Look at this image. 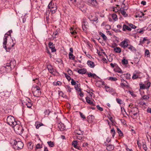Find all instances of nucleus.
Returning a JSON list of instances; mask_svg holds the SVG:
<instances>
[{
  "label": "nucleus",
  "mask_w": 151,
  "mask_h": 151,
  "mask_svg": "<svg viewBox=\"0 0 151 151\" xmlns=\"http://www.w3.org/2000/svg\"><path fill=\"white\" fill-rule=\"evenodd\" d=\"M129 45L127 40H124L119 45L125 49L128 47Z\"/></svg>",
  "instance_id": "11"
},
{
  "label": "nucleus",
  "mask_w": 151,
  "mask_h": 151,
  "mask_svg": "<svg viewBox=\"0 0 151 151\" xmlns=\"http://www.w3.org/2000/svg\"><path fill=\"white\" fill-rule=\"evenodd\" d=\"M128 48L131 51H136V49L133 46L129 45L128 46Z\"/></svg>",
  "instance_id": "30"
},
{
  "label": "nucleus",
  "mask_w": 151,
  "mask_h": 151,
  "mask_svg": "<svg viewBox=\"0 0 151 151\" xmlns=\"http://www.w3.org/2000/svg\"><path fill=\"white\" fill-rule=\"evenodd\" d=\"M112 18L115 21H116L117 19V16L115 14H113L112 16Z\"/></svg>",
  "instance_id": "49"
},
{
  "label": "nucleus",
  "mask_w": 151,
  "mask_h": 151,
  "mask_svg": "<svg viewBox=\"0 0 151 151\" xmlns=\"http://www.w3.org/2000/svg\"><path fill=\"white\" fill-rule=\"evenodd\" d=\"M67 72L69 75H71L73 73L72 71L70 69H69L67 71Z\"/></svg>",
  "instance_id": "64"
},
{
  "label": "nucleus",
  "mask_w": 151,
  "mask_h": 151,
  "mask_svg": "<svg viewBox=\"0 0 151 151\" xmlns=\"http://www.w3.org/2000/svg\"><path fill=\"white\" fill-rule=\"evenodd\" d=\"M47 143L50 147H53L54 146V144L53 142L49 141L47 142Z\"/></svg>",
  "instance_id": "34"
},
{
  "label": "nucleus",
  "mask_w": 151,
  "mask_h": 151,
  "mask_svg": "<svg viewBox=\"0 0 151 151\" xmlns=\"http://www.w3.org/2000/svg\"><path fill=\"white\" fill-rule=\"evenodd\" d=\"M139 112L138 109L136 107L132 108L129 111V113L132 114L131 117L133 119L137 117V115L138 114Z\"/></svg>",
  "instance_id": "5"
},
{
  "label": "nucleus",
  "mask_w": 151,
  "mask_h": 151,
  "mask_svg": "<svg viewBox=\"0 0 151 151\" xmlns=\"http://www.w3.org/2000/svg\"><path fill=\"white\" fill-rule=\"evenodd\" d=\"M43 125L42 123L40 122H36L35 124L36 128L37 129H38L40 126H43Z\"/></svg>",
  "instance_id": "25"
},
{
  "label": "nucleus",
  "mask_w": 151,
  "mask_h": 151,
  "mask_svg": "<svg viewBox=\"0 0 151 151\" xmlns=\"http://www.w3.org/2000/svg\"><path fill=\"white\" fill-rule=\"evenodd\" d=\"M27 146L29 148L32 149L33 148V145H32V144L30 142H29L27 145Z\"/></svg>",
  "instance_id": "55"
},
{
  "label": "nucleus",
  "mask_w": 151,
  "mask_h": 151,
  "mask_svg": "<svg viewBox=\"0 0 151 151\" xmlns=\"http://www.w3.org/2000/svg\"><path fill=\"white\" fill-rule=\"evenodd\" d=\"M47 7L48 9L50 11L51 15L54 14L56 12L57 6L56 4L55 3H52V1L49 4Z\"/></svg>",
  "instance_id": "3"
},
{
  "label": "nucleus",
  "mask_w": 151,
  "mask_h": 151,
  "mask_svg": "<svg viewBox=\"0 0 151 151\" xmlns=\"http://www.w3.org/2000/svg\"><path fill=\"white\" fill-rule=\"evenodd\" d=\"M105 88L106 91L110 92L111 91V90L110 89L109 87L105 86Z\"/></svg>",
  "instance_id": "59"
},
{
  "label": "nucleus",
  "mask_w": 151,
  "mask_h": 151,
  "mask_svg": "<svg viewBox=\"0 0 151 151\" xmlns=\"http://www.w3.org/2000/svg\"><path fill=\"white\" fill-rule=\"evenodd\" d=\"M114 145H109L107 146L106 149L109 151H111L114 149Z\"/></svg>",
  "instance_id": "21"
},
{
  "label": "nucleus",
  "mask_w": 151,
  "mask_h": 151,
  "mask_svg": "<svg viewBox=\"0 0 151 151\" xmlns=\"http://www.w3.org/2000/svg\"><path fill=\"white\" fill-rule=\"evenodd\" d=\"M64 74L65 77L68 81H69L71 79V77L66 73H64Z\"/></svg>",
  "instance_id": "48"
},
{
  "label": "nucleus",
  "mask_w": 151,
  "mask_h": 151,
  "mask_svg": "<svg viewBox=\"0 0 151 151\" xmlns=\"http://www.w3.org/2000/svg\"><path fill=\"white\" fill-rule=\"evenodd\" d=\"M36 148L37 149L41 148L42 147V146H41L40 144H38L36 145Z\"/></svg>",
  "instance_id": "63"
},
{
  "label": "nucleus",
  "mask_w": 151,
  "mask_h": 151,
  "mask_svg": "<svg viewBox=\"0 0 151 151\" xmlns=\"http://www.w3.org/2000/svg\"><path fill=\"white\" fill-rule=\"evenodd\" d=\"M120 77L122 78L125 77L126 79H129L130 78V74L129 73L123 74L121 75Z\"/></svg>",
  "instance_id": "15"
},
{
  "label": "nucleus",
  "mask_w": 151,
  "mask_h": 151,
  "mask_svg": "<svg viewBox=\"0 0 151 151\" xmlns=\"http://www.w3.org/2000/svg\"><path fill=\"white\" fill-rule=\"evenodd\" d=\"M100 35L103 38V39L104 40H106L107 39V37L103 33L100 32L99 33Z\"/></svg>",
  "instance_id": "41"
},
{
  "label": "nucleus",
  "mask_w": 151,
  "mask_h": 151,
  "mask_svg": "<svg viewBox=\"0 0 151 151\" xmlns=\"http://www.w3.org/2000/svg\"><path fill=\"white\" fill-rule=\"evenodd\" d=\"M144 15V14L142 12H140L139 14L136 13L135 17H142V16Z\"/></svg>",
  "instance_id": "44"
},
{
  "label": "nucleus",
  "mask_w": 151,
  "mask_h": 151,
  "mask_svg": "<svg viewBox=\"0 0 151 151\" xmlns=\"http://www.w3.org/2000/svg\"><path fill=\"white\" fill-rule=\"evenodd\" d=\"M88 27L84 26V25H82V29L83 31L85 32H87L88 29Z\"/></svg>",
  "instance_id": "47"
},
{
  "label": "nucleus",
  "mask_w": 151,
  "mask_h": 151,
  "mask_svg": "<svg viewBox=\"0 0 151 151\" xmlns=\"http://www.w3.org/2000/svg\"><path fill=\"white\" fill-rule=\"evenodd\" d=\"M122 63L123 65H127L128 63V61L127 60L124 58L122 60Z\"/></svg>",
  "instance_id": "43"
},
{
  "label": "nucleus",
  "mask_w": 151,
  "mask_h": 151,
  "mask_svg": "<svg viewBox=\"0 0 151 151\" xmlns=\"http://www.w3.org/2000/svg\"><path fill=\"white\" fill-rule=\"evenodd\" d=\"M129 26L131 27L130 28L132 29H135L136 28V27L133 24H129Z\"/></svg>",
  "instance_id": "62"
},
{
  "label": "nucleus",
  "mask_w": 151,
  "mask_h": 151,
  "mask_svg": "<svg viewBox=\"0 0 151 151\" xmlns=\"http://www.w3.org/2000/svg\"><path fill=\"white\" fill-rule=\"evenodd\" d=\"M150 98L149 96L147 95H145L142 96L141 99L143 101V100H147Z\"/></svg>",
  "instance_id": "36"
},
{
  "label": "nucleus",
  "mask_w": 151,
  "mask_h": 151,
  "mask_svg": "<svg viewBox=\"0 0 151 151\" xmlns=\"http://www.w3.org/2000/svg\"><path fill=\"white\" fill-rule=\"evenodd\" d=\"M119 11L122 15L124 17H127V14L126 13L125 9L123 8H121L119 10Z\"/></svg>",
  "instance_id": "16"
},
{
  "label": "nucleus",
  "mask_w": 151,
  "mask_h": 151,
  "mask_svg": "<svg viewBox=\"0 0 151 151\" xmlns=\"http://www.w3.org/2000/svg\"><path fill=\"white\" fill-rule=\"evenodd\" d=\"M7 66H9L10 67V71L12 68H14V66L16 65V62L15 60H10L9 62L7 63H6Z\"/></svg>",
  "instance_id": "10"
},
{
  "label": "nucleus",
  "mask_w": 151,
  "mask_h": 151,
  "mask_svg": "<svg viewBox=\"0 0 151 151\" xmlns=\"http://www.w3.org/2000/svg\"><path fill=\"white\" fill-rule=\"evenodd\" d=\"M28 99L29 100L28 101L27 103L26 104L28 108H30L32 106V104L31 102L30 99Z\"/></svg>",
  "instance_id": "28"
},
{
  "label": "nucleus",
  "mask_w": 151,
  "mask_h": 151,
  "mask_svg": "<svg viewBox=\"0 0 151 151\" xmlns=\"http://www.w3.org/2000/svg\"><path fill=\"white\" fill-rule=\"evenodd\" d=\"M143 149L145 150L146 151L147 150L146 145V142H143V145H142Z\"/></svg>",
  "instance_id": "53"
},
{
  "label": "nucleus",
  "mask_w": 151,
  "mask_h": 151,
  "mask_svg": "<svg viewBox=\"0 0 151 151\" xmlns=\"http://www.w3.org/2000/svg\"><path fill=\"white\" fill-rule=\"evenodd\" d=\"M48 46L51 49L52 52H54L56 51V49L55 48L54 45H53L52 42H50L48 44Z\"/></svg>",
  "instance_id": "12"
},
{
  "label": "nucleus",
  "mask_w": 151,
  "mask_h": 151,
  "mask_svg": "<svg viewBox=\"0 0 151 151\" xmlns=\"http://www.w3.org/2000/svg\"><path fill=\"white\" fill-rule=\"evenodd\" d=\"M11 36V34L9 35L7 33H6L4 35L3 42V47L5 48L6 51H9V49L11 48L8 47V48L6 47V44L7 42V38L9 36Z\"/></svg>",
  "instance_id": "6"
},
{
  "label": "nucleus",
  "mask_w": 151,
  "mask_h": 151,
  "mask_svg": "<svg viewBox=\"0 0 151 151\" xmlns=\"http://www.w3.org/2000/svg\"><path fill=\"white\" fill-rule=\"evenodd\" d=\"M145 55H147V56H148V55H150V52L149 50H146L145 51Z\"/></svg>",
  "instance_id": "61"
},
{
  "label": "nucleus",
  "mask_w": 151,
  "mask_h": 151,
  "mask_svg": "<svg viewBox=\"0 0 151 151\" xmlns=\"http://www.w3.org/2000/svg\"><path fill=\"white\" fill-rule=\"evenodd\" d=\"M82 132L80 129L76 130L75 131V133L78 135L82 134Z\"/></svg>",
  "instance_id": "35"
},
{
  "label": "nucleus",
  "mask_w": 151,
  "mask_h": 151,
  "mask_svg": "<svg viewBox=\"0 0 151 151\" xmlns=\"http://www.w3.org/2000/svg\"><path fill=\"white\" fill-rule=\"evenodd\" d=\"M13 127L14 131L17 134H20L23 133V129L22 126L19 125L18 124V122H17V124L14 126Z\"/></svg>",
  "instance_id": "7"
},
{
  "label": "nucleus",
  "mask_w": 151,
  "mask_h": 151,
  "mask_svg": "<svg viewBox=\"0 0 151 151\" xmlns=\"http://www.w3.org/2000/svg\"><path fill=\"white\" fill-rule=\"evenodd\" d=\"M44 114L45 115L48 116L50 113L49 109H46L44 111Z\"/></svg>",
  "instance_id": "50"
},
{
  "label": "nucleus",
  "mask_w": 151,
  "mask_h": 151,
  "mask_svg": "<svg viewBox=\"0 0 151 151\" xmlns=\"http://www.w3.org/2000/svg\"><path fill=\"white\" fill-rule=\"evenodd\" d=\"M47 68L50 73H52L54 71L53 68L52 66V65H48L47 66Z\"/></svg>",
  "instance_id": "27"
},
{
  "label": "nucleus",
  "mask_w": 151,
  "mask_h": 151,
  "mask_svg": "<svg viewBox=\"0 0 151 151\" xmlns=\"http://www.w3.org/2000/svg\"><path fill=\"white\" fill-rule=\"evenodd\" d=\"M80 85L77 84L76 86H75V88L76 90L78 91H81V89L79 88Z\"/></svg>",
  "instance_id": "40"
},
{
  "label": "nucleus",
  "mask_w": 151,
  "mask_h": 151,
  "mask_svg": "<svg viewBox=\"0 0 151 151\" xmlns=\"http://www.w3.org/2000/svg\"><path fill=\"white\" fill-rule=\"evenodd\" d=\"M58 127L60 130L61 131H63L65 129L64 124L61 122L58 124Z\"/></svg>",
  "instance_id": "13"
},
{
  "label": "nucleus",
  "mask_w": 151,
  "mask_h": 151,
  "mask_svg": "<svg viewBox=\"0 0 151 151\" xmlns=\"http://www.w3.org/2000/svg\"><path fill=\"white\" fill-rule=\"evenodd\" d=\"M88 76L89 77H93V78H95V77L96 76V74L93 73V74L91 73H89L88 74Z\"/></svg>",
  "instance_id": "38"
},
{
  "label": "nucleus",
  "mask_w": 151,
  "mask_h": 151,
  "mask_svg": "<svg viewBox=\"0 0 151 151\" xmlns=\"http://www.w3.org/2000/svg\"><path fill=\"white\" fill-rule=\"evenodd\" d=\"M32 92L33 95L36 97L40 96L41 93V91H40V88L37 86H33L32 88Z\"/></svg>",
  "instance_id": "2"
},
{
  "label": "nucleus",
  "mask_w": 151,
  "mask_h": 151,
  "mask_svg": "<svg viewBox=\"0 0 151 151\" xmlns=\"http://www.w3.org/2000/svg\"><path fill=\"white\" fill-rule=\"evenodd\" d=\"M80 116L83 119H85L86 118L85 116L84 115H83L81 112H79Z\"/></svg>",
  "instance_id": "58"
},
{
  "label": "nucleus",
  "mask_w": 151,
  "mask_h": 151,
  "mask_svg": "<svg viewBox=\"0 0 151 151\" xmlns=\"http://www.w3.org/2000/svg\"><path fill=\"white\" fill-rule=\"evenodd\" d=\"M50 11L49 10V9H48L46 10V12L45 13V15L46 17V22L48 23L49 20L50 19L49 16L50 14Z\"/></svg>",
  "instance_id": "14"
},
{
  "label": "nucleus",
  "mask_w": 151,
  "mask_h": 151,
  "mask_svg": "<svg viewBox=\"0 0 151 151\" xmlns=\"http://www.w3.org/2000/svg\"><path fill=\"white\" fill-rule=\"evenodd\" d=\"M139 85L140 86V89H146L145 84L142 83H139Z\"/></svg>",
  "instance_id": "37"
},
{
  "label": "nucleus",
  "mask_w": 151,
  "mask_h": 151,
  "mask_svg": "<svg viewBox=\"0 0 151 151\" xmlns=\"http://www.w3.org/2000/svg\"><path fill=\"white\" fill-rule=\"evenodd\" d=\"M114 52L117 53H120L121 52V48L119 47H116L114 49Z\"/></svg>",
  "instance_id": "26"
},
{
  "label": "nucleus",
  "mask_w": 151,
  "mask_h": 151,
  "mask_svg": "<svg viewBox=\"0 0 151 151\" xmlns=\"http://www.w3.org/2000/svg\"><path fill=\"white\" fill-rule=\"evenodd\" d=\"M131 28L129 27L128 26L125 24H123V26L122 30L124 31H126V30L131 31Z\"/></svg>",
  "instance_id": "19"
},
{
  "label": "nucleus",
  "mask_w": 151,
  "mask_h": 151,
  "mask_svg": "<svg viewBox=\"0 0 151 151\" xmlns=\"http://www.w3.org/2000/svg\"><path fill=\"white\" fill-rule=\"evenodd\" d=\"M7 123L10 126L14 127L17 124V122H16L14 117L12 116H8L6 119Z\"/></svg>",
  "instance_id": "4"
},
{
  "label": "nucleus",
  "mask_w": 151,
  "mask_h": 151,
  "mask_svg": "<svg viewBox=\"0 0 151 151\" xmlns=\"http://www.w3.org/2000/svg\"><path fill=\"white\" fill-rule=\"evenodd\" d=\"M71 84L73 86H76V85L77 84L76 83V81L73 80V79H71Z\"/></svg>",
  "instance_id": "52"
},
{
  "label": "nucleus",
  "mask_w": 151,
  "mask_h": 151,
  "mask_svg": "<svg viewBox=\"0 0 151 151\" xmlns=\"http://www.w3.org/2000/svg\"><path fill=\"white\" fill-rule=\"evenodd\" d=\"M117 132L119 134V136L120 137L123 136V133L121 131V130L118 127L117 128Z\"/></svg>",
  "instance_id": "31"
},
{
  "label": "nucleus",
  "mask_w": 151,
  "mask_h": 151,
  "mask_svg": "<svg viewBox=\"0 0 151 151\" xmlns=\"http://www.w3.org/2000/svg\"><path fill=\"white\" fill-rule=\"evenodd\" d=\"M76 137L77 139L81 140L82 139V135H78L77 136H76Z\"/></svg>",
  "instance_id": "57"
},
{
  "label": "nucleus",
  "mask_w": 151,
  "mask_h": 151,
  "mask_svg": "<svg viewBox=\"0 0 151 151\" xmlns=\"http://www.w3.org/2000/svg\"><path fill=\"white\" fill-rule=\"evenodd\" d=\"M126 83H121L120 84V86L121 87L124 88V87H129V85L127 81H125Z\"/></svg>",
  "instance_id": "18"
},
{
  "label": "nucleus",
  "mask_w": 151,
  "mask_h": 151,
  "mask_svg": "<svg viewBox=\"0 0 151 151\" xmlns=\"http://www.w3.org/2000/svg\"><path fill=\"white\" fill-rule=\"evenodd\" d=\"M78 142L77 141H74L73 142L72 145L73 146L76 148L78 150H80L81 147L77 146Z\"/></svg>",
  "instance_id": "17"
},
{
  "label": "nucleus",
  "mask_w": 151,
  "mask_h": 151,
  "mask_svg": "<svg viewBox=\"0 0 151 151\" xmlns=\"http://www.w3.org/2000/svg\"><path fill=\"white\" fill-rule=\"evenodd\" d=\"M53 83L54 86H60L61 85L62 83L60 81H58L57 82H54Z\"/></svg>",
  "instance_id": "39"
},
{
  "label": "nucleus",
  "mask_w": 151,
  "mask_h": 151,
  "mask_svg": "<svg viewBox=\"0 0 151 151\" xmlns=\"http://www.w3.org/2000/svg\"><path fill=\"white\" fill-rule=\"evenodd\" d=\"M0 71L2 73L9 72L10 71V67L7 66L6 64H4V66L1 67Z\"/></svg>",
  "instance_id": "8"
},
{
  "label": "nucleus",
  "mask_w": 151,
  "mask_h": 151,
  "mask_svg": "<svg viewBox=\"0 0 151 151\" xmlns=\"http://www.w3.org/2000/svg\"><path fill=\"white\" fill-rule=\"evenodd\" d=\"M116 101L117 103L119 104H121L122 101V100L119 99L117 98L116 99Z\"/></svg>",
  "instance_id": "54"
},
{
  "label": "nucleus",
  "mask_w": 151,
  "mask_h": 151,
  "mask_svg": "<svg viewBox=\"0 0 151 151\" xmlns=\"http://www.w3.org/2000/svg\"><path fill=\"white\" fill-rule=\"evenodd\" d=\"M11 144L13 146L14 148L17 150H20L23 148L24 144L21 141L12 139L10 142Z\"/></svg>",
  "instance_id": "1"
},
{
  "label": "nucleus",
  "mask_w": 151,
  "mask_h": 151,
  "mask_svg": "<svg viewBox=\"0 0 151 151\" xmlns=\"http://www.w3.org/2000/svg\"><path fill=\"white\" fill-rule=\"evenodd\" d=\"M65 88L68 91H69L70 92H71V88L68 85L66 86Z\"/></svg>",
  "instance_id": "56"
},
{
  "label": "nucleus",
  "mask_w": 151,
  "mask_h": 151,
  "mask_svg": "<svg viewBox=\"0 0 151 151\" xmlns=\"http://www.w3.org/2000/svg\"><path fill=\"white\" fill-rule=\"evenodd\" d=\"M82 25H84V26L88 27V24L87 22L85 20H84L83 22L82 23Z\"/></svg>",
  "instance_id": "45"
},
{
  "label": "nucleus",
  "mask_w": 151,
  "mask_h": 151,
  "mask_svg": "<svg viewBox=\"0 0 151 151\" xmlns=\"http://www.w3.org/2000/svg\"><path fill=\"white\" fill-rule=\"evenodd\" d=\"M97 109L100 111H103V108L100 107L99 105H98L96 106Z\"/></svg>",
  "instance_id": "60"
},
{
  "label": "nucleus",
  "mask_w": 151,
  "mask_h": 151,
  "mask_svg": "<svg viewBox=\"0 0 151 151\" xmlns=\"http://www.w3.org/2000/svg\"><path fill=\"white\" fill-rule=\"evenodd\" d=\"M146 89L149 88L150 86V83L149 82L147 81L145 83Z\"/></svg>",
  "instance_id": "32"
},
{
  "label": "nucleus",
  "mask_w": 151,
  "mask_h": 151,
  "mask_svg": "<svg viewBox=\"0 0 151 151\" xmlns=\"http://www.w3.org/2000/svg\"><path fill=\"white\" fill-rule=\"evenodd\" d=\"M87 64L91 68H93L95 66V64L94 63L90 60H88L87 61Z\"/></svg>",
  "instance_id": "20"
},
{
  "label": "nucleus",
  "mask_w": 151,
  "mask_h": 151,
  "mask_svg": "<svg viewBox=\"0 0 151 151\" xmlns=\"http://www.w3.org/2000/svg\"><path fill=\"white\" fill-rule=\"evenodd\" d=\"M138 75L137 74L134 73L132 76V78L134 80L137 79L138 77Z\"/></svg>",
  "instance_id": "51"
},
{
  "label": "nucleus",
  "mask_w": 151,
  "mask_h": 151,
  "mask_svg": "<svg viewBox=\"0 0 151 151\" xmlns=\"http://www.w3.org/2000/svg\"><path fill=\"white\" fill-rule=\"evenodd\" d=\"M86 70L84 68L79 69L78 71V73L81 74H84L86 73Z\"/></svg>",
  "instance_id": "24"
},
{
  "label": "nucleus",
  "mask_w": 151,
  "mask_h": 151,
  "mask_svg": "<svg viewBox=\"0 0 151 151\" xmlns=\"http://www.w3.org/2000/svg\"><path fill=\"white\" fill-rule=\"evenodd\" d=\"M86 99L87 103L89 104H90L92 105L93 106L94 105V104L93 103L92 101L88 97H86Z\"/></svg>",
  "instance_id": "23"
},
{
  "label": "nucleus",
  "mask_w": 151,
  "mask_h": 151,
  "mask_svg": "<svg viewBox=\"0 0 151 151\" xmlns=\"http://www.w3.org/2000/svg\"><path fill=\"white\" fill-rule=\"evenodd\" d=\"M87 2L89 5L94 7L97 6L98 4L97 0H87Z\"/></svg>",
  "instance_id": "9"
},
{
  "label": "nucleus",
  "mask_w": 151,
  "mask_h": 151,
  "mask_svg": "<svg viewBox=\"0 0 151 151\" xmlns=\"http://www.w3.org/2000/svg\"><path fill=\"white\" fill-rule=\"evenodd\" d=\"M94 116L92 115H89L88 116V122H93L94 120Z\"/></svg>",
  "instance_id": "22"
},
{
  "label": "nucleus",
  "mask_w": 151,
  "mask_h": 151,
  "mask_svg": "<svg viewBox=\"0 0 151 151\" xmlns=\"http://www.w3.org/2000/svg\"><path fill=\"white\" fill-rule=\"evenodd\" d=\"M111 133L112 134V137H114L115 134V132L114 129V128H112L111 130Z\"/></svg>",
  "instance_id": "46"
},
{
  "label": "nucleus",
  "mask_w": 151,
  "mask_h": 151,
  "mask_svg": "<svg viewBox=\"0 0 151 151\" xmlns=\"http://www.w3.org/2000/svg\"><path fill=\"white\" fill-rule=\"evenodd\" d=\"M69 57L70 59L73 60H74L75 59V56L73 55L72 53L71 52L69 53Z\"/></svg>",
  "instance_id": "33"
},
{
  "label": "nucleus",
  "mask_w": 151,
  "mask_h": 151,
  "mask_svg": "<svg viewBox=\"0 0 151 151\" xmlns=\"http://www.w3.org/2000/svg\"><path fill=\"white\" fill-rule=\"evenodd\" d=\"M108 80L112 81H115L117 80V79L116 77H110L109 78Z\"/></svg>",
  "instance_id": "42"
},
{
  "label": "nucleus",
  "mask_w": 151,
  "mask_h": 151,
  "mask_svg": "<svg viewBox=\"0 0 151 151\" xmlns=\"http://www.w3.org/2000/svg\"><path fill=\"white\" fill-rule=\"evenodd\" d=\"M148 40L147 39V37H144L143 38V40H141L139 41V45H142L145 42V41H147Z\"/></svg>",
  "instance_id": "29"
}]
</instances>
